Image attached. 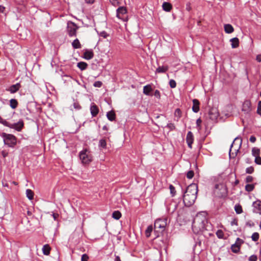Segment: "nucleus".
Here are the masks:
<instances>
[{
    "label": "nucleus",
    "mask_w": 261,
    "mask_h": 261,
    "mask_svg": "<svg viewBox=\"0 0 261 261\" xmlns=\"http://www.w3.org/2000/svg\"><path fill=\"white\" fill-rule=\"evenodd\" d=\"M198 192V186L195 184L190 185L183 195V201L186 206L193 205L196 198Z\"/></svg>",
    "instance_id": "obj_1"
},
{
    "label": "nucleus",
    "mask_w": 261,
    "mask_h": 261,
    "mask_svg": "<svg viewBox=\"0 0 261 261\" xmlns=\"http://www.w3.org/2000/svg\"><path fill=\"white\" fill-rule=\"evenodd\" d=\"M207 221L206 217L202 214H197L192 223V229L194 233L198 234L207 229Z\"/></svg>",
    "instance_id": "obj_2"
},
{
    "label": "nucleus",
    "mask_w": 261,
    "mask_h": 261,
    "mask_svg": "<svg viewBox=\"0 0 261 261\" xmlns=\"http://www.w3.org/2000/svg\"><path fill=\"white\" fill-rule=\"evenodd\" d=\"M242 143V140L239 137H236L232 143L229 150V156L232 155V158H234L237 153L239 152Z\"/></svg>",
    "instance_id": "obj_3"
},
{
    "label": "nucleus",
    "mask_w": 261,
    "mask_h": 261,
    "mask_svg": "<svg viewBox=\"0 0 261 261\" xmlns=\"http://www.w3.org/2000/svg\"><path fill=\"white\" fill-rule=\"evenodd\" d=\"M79 156L80 160L84 164H88L92 160V157L91 153L87 149L81 151L80 153Z\"/></svg>",
    "instance_id": "obj_4"
},
{
    "label": "nucleus",
    "mask_w": 261,
    "mask_h": 261,
    "mask_svg": "<svg viewBox=\"0 0 261 261\" xmlns=\"http://www.w3.org/2000/svg\"><path fill=\"white\" fill-rule=\"evenodd\" d=\"M1 123L6 126L14 129L18 132L20 131L23 127V122L22 120H19L16 123H10L4 119Z\"/></svg>",
    "instance_id": "obj_5"
},
{
    "label": "nucleus",
    "mask_w": 261,
    "mask_h": 261,
    "mask_svg": "<svg viewBox=\"0 0 261 261\" xmlns=\"http://www.w3.org/2000/svg\"><path fill=\"white\" fill-rule=\"evenodd\" d=\"M4 137L5 144L9 147H13L16 144V139L14 136L11 134H4Z\"/></svg>",
    "instance_id": "obj_6"
},
{
    "label": "nucleus",
    "mask_w": 261,
    "mask_h": 261,
    "mask_svg": "<svg viewBox=\"0 0 261 261\" xmlns=\"http://www.w3.org/2000/svg\"><path fill=\"white\" fill-rule=\"evenodd\" d=\"M167 218H159L156 219L154 224L155 229H159L161 231H163L167 225Z\"/></svg>",
    "instance_id": "obj_7"
},
{
    "label": "nucleus",
    "mask_w": 261,
    "mask_h": 261,
    "mask_svg": "<svg viewBox=\"0 0 261 261\" xmlns=\"http://www.w3.org/2000/svg\"><path fill=\"white\" fill-rule=\"evenodd\" d=\"M77 29L78 27L74 23L72 22H68L67 32L70 37L76 36Z\"/></svg>",
    "instance_id": "obj_8"
},
{
    "label": "nucleus",
    "mask_w": 261,
    "mask_h": 261,
    "mask_svg": "<svg viewBox=\"0 0 261 261\" xmlns=\"http://www.w3.org/2000/svg\"><path fill=\"white\" fill-rule=\"evenodd\" d=\"M243 241L241 239L238 238L236 243L231 245V250L234 253H238L240 249V245Z\"/></svg>",
    "instance_id": "obj_9"
},
{
    "label": "nucleus",
    "mask_w": 261,
    "mask_h": 261,
    "mask_svg": "<svg viewBox=\"0 0 261 261\" xmlns=\"http://www.w3.org/2000/svg\"><path fill=\"white\" fill-rule=\"evenodd\" d=\"M252 206L253 207V211L254 213L261 214V201L256 200L253 203Z\"/></svg>",
    "instance_id": "obj_10"
},
{
    "label": "nucleus",
    "mask_w": 261,
    "mask_h": 261,
    "mask_svg": "<svg viewBox=\"0 0 261 261\" xmlns=\"http://www.w3.org/2000/svg\"><path fill=\"white\" fill-rule=\"evenodd\" d=\"M186 141L188 147L190 148H192V144L194 141V136L193 135V133L191 131L188 132V133H187L186 137Z\"/></svg>",
    "instance_id": "obj_11"
},
{
    "label": "nucleus",
    "mask_w": 261,
    "mask_h": 261,
    "mask_svg": "<svg viewBox=\"0 0 261 261\" xmlns=\"http://www.w3.org/2000/svg\"><path fill=\"white\" fill-rule=\"evenodd\" d=\"M90 112L92 117H95L99 112V109L94 103H92L91 105Z\"/></svg>",
    "instance_id": "obj_12"
},
{
    "label": "nucleus",
    "mask_w": 261,
    "mask_h": 261,
    "mask_svg": "<svg viewBox=\"0 0 261 261\" xmlns=\"http://www.w3.org/2000/svg\"><path fill=\"white\" fill-rule=\"evenodd\" d=\"M94 57V53L92 50L86 49L84 53L83 58L86 60H90Z\"/></svg>",
    "instance_id": "obj_13"
},
{
    "label": "nucleus",
    "mask_w": 261,
    "mask_h": 261,
    "mask_svg": "<svg viewBox=\"0 0 261 261\" xmlns=\"http://www.w3.org/2000/svg\"><path fill=\"white\" fill-rule=\"evenodd\" d=\"M192 110L195 113H197L199 111V101L198 99H194L193 100Z\"/></svg>",
    "instance_id": "obj_14"
},
{
    "label": "nucleus",
    "mask_w": 261,
    "mask_h": 261,
    "mask_svg": "<svg viewBox=\"0 0 261 261\" xmlns=\"http://www.w3.org/2000/svg\"><path fill=\"white\" fill-rule=\"evenodd\" d=\"M20 87V84L19 83H17L11 86L9 90L11 93H14L18 91Z\"/></svg>",
    "instance_id": "obj_15"
},
{
    "label": "nucleus",
    "mask_w": 261,
    "mask_h": 261,
    "mask_svg": "<svg viewBox=\"0 0 261 261\" xmlns=\"http://www.w3.org/2000/svg\"><path fill=\"white\" fill-rule=\"evenodd\" d=\"M152 90L151 85L150 84L147 85L143 87V93L146 95H150V92Z\"/></svg>",
    "instance_id": "obj_16"
},
{
    "label": "nucleus",
    "mask_w": 261,
    "mask_h": 261,
    "mask_svg": "<svg viewBox=\"0 0 261 261\" xmlns=\"http://www.w3.org/2000/svg\"><path fill=\"white\" fill-rule=\"evenodd\" d=\"M232 48H236L239 45V40L237 37H234L230 40Z\"/></svg>",
    "instance_id": "obj_17"
},
{
    "label": "nucleus",
    "mask_w": 261,
    "mask_h": 261,
    "mask_svg": "<svg viewBox=\"0 0 261 261\" xmlns=\"http://www.w3.org/2000/svg\"><path fill=\"white\" fill-rule=\"evenodd\" d=\"M107 118L111 121H113L115 120L116 114L113 111H110L107 113Z\"/></svg>",
    "instance_id": "obj_18"
},
{
    "label": "nucleus",
    "mask_w": 261,
    "mask_h": 261,
    "mask_svg": "<svg viewBox=\"0 0 261 261\" xmlns=\"http://www.w3.org/2000/svg\"><path fill=\"white\" fill-rule=\"evenodd\" d=\"M224 28L225 32L227 34H230L234 31L233 28L230 24H224Z\"/></svg>",
    "instance_id": "obj_19"
},
{
    "label": "nucleus",
    "mask_w": 261,
    "mask_h": 261,
    "mask_svg": "<svg viewBox=\"0 0 261 261\" xmlns=\"http://www.w3.org/2000/svg\"><path fill=\"white\" fill-rule=\"evenodd\" d=\"M168 70V67L167 66H159L156 68V73H165Z\"/></svg>",
    "instance_id": "obj_20"
},
{
    "label": "nucleus",
    "mask_w": 261,
    "mask_h": 261,
    "mask_svg": "<svg viewBox=\"0 0 261 261\" xmlns=\"http://www.w3.org/2000/svg\"><path fill=\"white\" fill-rule=\"evenodd\" d=\"M162 7L164 10L168 12L170 11L172 8V5L171 4L167 2H164L162 5Z\"/></svg>",
    "instance_id": "obj_21"
},
{
    "label": "nucleus",
    "mask_w": 261,
    "mask_h": 261,
    "mask_svg": "<svg viewBox=\"0 0 261 261\" xmlns=\"http://www.w3.org/2000/svg\"><path fill=\"white\" fill-rule=\"evenodd\" d=\"M126 13V10L125 7H120L117 9V16H119L120 15H124Z\"/></svg>",
    "instance_id": "obj_22"
},
{
    "label": "nucleus",
    "mask_w": 261,
    "mask_h": 261,
    "mask_svg": "<svg viewBox=\"0 0 261 261\" xmlns=\"http://www.w3.org/2000/svg\"><path fill=\"white\" fill-rule=\"evenodd\" d=\"M77 66L81 70H84L87 69L88 64L84 62H80L77 63Z\"/></svg>",
    "instance_id": "obj_23"
},
{
    "label": "nucleus",
    "mask_w": 261,
    "mask_h": 261,
    "mask_svg": "<svg viewBox=\"0 0 261 261\" xmlns=\"http://www.w3.org/2000/svg\"><path fill=\"white\" fill-rule=\"evenodd\" d=\"M72 47L75 49L80 48L81 47V44L78 39H75L72 43Z\"/></svg>",
    "instance_id": "obj_24"
},
{
    "label": "nucleus",
    "mask_w": 261,
    "mask_h": 261,
    "mask_svg": "<svg viewBox=\"0 0 261 261\" xmlns=\"http://www.w3.org/2000/svg\"><path fill=\"white\" fill-rule=\"evenodd\" d=\"M209 115L210 116V118L212 120H215L217 119L218 117V114L216 112V110H212L209 112Z\"/></svg>",
    "instance_id": "obj_25"
},
{
    "label": "nucleus",
    "mask_w": 261,
    "mask_h": 261,
    "mask_svg": "<svg viewBox=\"0 0 261 261\" xmlns=\"http://www.w3.org/2000/svg\"><path fill=\"white\" fill-rule=\"evenodd\" d=\"M26 195L28 198L30 200H32L34 198V192L31 189H27L26 190Z\"/></svg>",
    "instance_id": "obj_26"
},
{
    "label": "nucleus",
    "mask_w": 261,
    "mask_h": 261,
    "mask_svg": "<svg viewBox=\"0 0 261 261\" xmlns=\"http://www.w3.org/2000/svg\"><path fill=\"white\" fill-rule=\"evenodd\" d=\"M50 248L48 245H45L43 246L42 251L44 255H48L50 253Z\"/></svg>",
    "instance_id": "obj_27"
},
{
    "label": "nucleus",
    "mask_w": 261,
    "mask_h": 261,
    "mask_svg": "<svg viewBox=\"0 0 261 261\" xmlns=\"http://www.w3.org/2000/svg\"><path fill=\"white\" fill-rule=\"evenodd\" d=\"M255 184H247L245 186V190L248 192L252 191L255 188Z\"/></svg>",
    "instance_id": "obj_28"
},
{
    "label": "nucleus",
    "mask_w": 261,
    "mask_h": 261,
    "mask_svg": "<svg viewBox=\"0 0 261 261\" xmlns=\"http://www.w3.org/2000/svg\"><path fill=\"white\" fill-rule=\"evenodd\" d=\"M121 217V213L118 211H114L112 214V217L116 220H119Z\"/></svg>",
    "instance_id": "obj_29"
},
{
    "label": "nucleus",
    "mask_w": 261,
    "mask_h": 261,
    "mask_svg": "<svg viewBox=\"0 0 261 261\" xmlns=\"http://www.w3.org/2000/svg\"><path fill=\"white\" fill-rule=\"evenodd\" d=\"M234 210L237 214H240L243 212L242 207L240 204L234 206Z\"/></svg>",
    "instance_id": "obj_30"
},
{
    "label": "nucleus",
    "mask_w": 261,
    "mask_h": 261,
    "mask_svg": "<svg viewBox=\"0 0 261 261\" xmlns=\"http://www.w3.org/2000/svg\"><path fill=\"white\" fill-rule=\"evenodd\" d=\"M174 116L175 117H177V119L176 120L177 121H178L179 119L181 116V111L179 109L177 108L175 110Z\"/></svg>",
    "instance_id": "obj_31"
},
{
    "label": "nucleus",
    "mask_w": 261,
    "mask_h": 261,
    "mask_svg": "<svg viewBox=\"0 0 261 261\" xmlns=\"http://www.w3.org/2000/svg\"><path fill=\"white\" fill-rule=\"evenodd\" d=\"M10 107L13 109H15L18 106V102L15 99H11L10 100Z\"/></svg>",
    "instance_id": "obj_32"
},
{
    "label": "nucleus",
    "mask_w": 261,
    "mask_h": 261,
    "mask_svg": "<svg viewBox=\"0 0 261 261\" xmlns=\"http://www.w3.org/2000/svg\"><path fill=\"white\" fill-rule=\"evenodd\" d=\"M152 225L148 226L145 230V235L147 238H149L150 236L151 232L152 231Z\"/></svg>",
    "instance_id": "obj_33"
},
{
    "label": "nucleus",
    "mask_w": 261,
    "mask_h": 261,
    "mask_svg": "<svg viewBox=\"0 0 261 261\" xmlns=\"http://www.w3.org/2000/svg\"><path fill=\"white\" fill-rule=\"evenodd\" d=\"M259 153H260L259 149L256 148V147H253L252 148V154L253 156H259Z\"/></svg>",
    "instance_id": "obj_34"
},
{
    "label": "nucleus",
    "mask_w": 261,
    "mask_h": 261,
    "mask_svg": "<svg viewBox=\"0 0 261 261\" xmlns=\"http://www.w3.org/2000/svg\"><path fill=\"white\" fill-rule=\"evenodd\" d=\"M72 106L74 109L76 110H79L81 109V106H80L79 102L77 100H75L74 99H73Z\"/></svg>",
    "instance_id": "obj_35"
},
{
    "label": "nucleus",
    "mask_w": 261,
    "mask_h": 261,
    "mask_svg": "<svg viewBox=\"0 0 261 261\" xmlns=\"http://www.w3.org/2000/svg\"><path fill=\"white\" fill-rule=\"evenodd\" d=\"M201 123L202 120L199 118L196 120V127L198 131H200L201 129Z\"/></svg>",
    "instance_id": "obj_36"
},
{
    "label": "nucleus",
    "mask_w": 261,
    "mask_h": 261,
    "mask_svg": "<svg viewBox=\"0 0 261 261\" xmlns=\"http://www.w3.org/2000/svg\"><path fill=\"white\" fill-rule=\"evenodd\" d=\"M107 146V143L105 139H101L99 141V146L105 148Z\"/></svg>",
    "instance_id": "obj_37"
},
{
    "label": "nucleus",
    "mask_w": 261,
    "mask_h": 261,
    "mask_svg": "<svg viewBox=\"0 0 261 261\" xmlns=\"http://www.w3.org/2000/svg\"><path fill=\"white\" fill-rule=\"evenodd\" d=\"M216 235L219 239H223L224 237L223 231L221 229H219L216 232Z\"/></svg>",
    "instance_id": "obj_38"
},
{
    "label": "nucleus",
    "mask_w": 261,
    "mask_h": 261,
    "mask_svg": "<svg viewBox=\"0 0 261 261\" xmlns=\"http://www.w3.org/2000/svg\"><path fill=\"white\" fill-rule=\"evenodd\" d=\"M259 235L258 232H254L251 236V239L252 241L256 242L258 241L259 239Z\"/></svg>",
    "instance_id": "obj_39"
},
{
    "label": "nucleus",
    "mask_w": 261,
    "mask_h": 261,
    "mask_svg": "<svg viewBox=\"0 0 261 261\" xmlns=\"http://www.w3.org/2000/svg\"><path fill=\"white\" fill-rule=\"evenodd\" d=\"M166 127L168 128L170 131H172L175 129V126L172 123H169L167 124Z\"/></svg>",
    "instance_id": "obj_40"
},
{
    "label": "nucleus",
    "mask_w": 261,
    "mask_h": 261,
    "mask_svg": "<svg viewBox=\"0 0 261 261\" xmlns=\"http://www.w3.org/2000/svg\"><path fill=\"white\" fill-rule=\"evenodd\" d=\"M169 189H170V193L172 195V196H174L176 193V191H175V189L173 185H170L169 186Z\"/></svg>",
    "instance_id": "obj_41"
},
{
    "label": "nucleus",
    "mask_w": 261,
    "mask_h": 261,
    "mask_svg": "<svg viewBox=\"0 0 261 261\" xmlns=\"http://www.w3.org/2000/svg\"><path fill=\"white\" fill-rule=\"evenodd\" d=\"M194 175V171L192 170H190L187 173V177L189 179H191L193 177Z\"/></svg>",
    "instance_id": "obj_42"
},
{
    "label": "nucleus",
    "mask_w": 261,
    "mask_h": 261,
    "mask_svg": "<svg viewBox=\"0 0 261 261\" xmlns=\"http://www.w3.org/2000/svg\"><path fill=\"white\" fill-rule=\"evenodd\" d=\"M254 171L252 166L249 167L246 169V173L248 174H252Z\"/></svg>",
    "instance_id": "obj_43"
},
{
    "label": "nucleus",
    "mask_w": 261,
    "mask_h": 261,
    "mask_svg": "<svg viewBox=\"0 0 261 261\" xmlns=\"http://www.w3.org/2000/svg\"><path fill=\"white\" fill-rule=\"evenodd\" d=\"M254 178L250 175H248L246 177L245 182L247 183H250L253 181Z\"/></svg>",
    "instance_id": "obj_44"
},
{
    "label": "nucleus",
    "mask_w": 261,
    "mask_h": 261,
    "mask_svg": "<svg viewBox=\"0 0 261 261\" xmlns=\"http://www.w3.org/2000/svg\"><path fill=\"white\" fill-rule=\"evenodd\" d=\"M169 85L171 88H174L176 86V83L174 80H170L169 81Z\"/></svg>",
    "instance_id": "obj_45"
},
{
    "label": "nucleus",
    "mask_w": 261,
    "mask_h": 261,
    "mask_svg": "<svg viewBox=\"0 0 261 261\" xmlns=\"http://www.w3.org/2000/svg\"><path fill=\"white\" fill-rule=\"evenodd\" d=\"M99 35L103 38H106L108 36H109V34L105 31H102L100 32Z\"/></svg>",
    "instance_id": "obj_46"
},
{
    "label": "nucleus",
    "mask_w": 261,
    "mask_h": 261,
    "mask_svg": "<svg viewBox=\"0 0 261 261\" xmlns=\"http://www.w3.org/2000/svg\"><path fill=\"white\" fill-rule=\"evenodd\" d=\"M257 113L261 116V101L258 102Z\"/></svg>",
    "instance_id": "obj_47"
},
{
    "label": "nucleus",
    "mask_w": 261,
    "mask_h": 261,
    "mask_svg": "<svg viewBox=\"0 0 261 261\" xmlns=\"http://www.w3.org/2000/svg\"><path fill=\"white\" fill-rule=\"evenodd\" d=\"M102 83L100 81H96L94 82V83L93 84V86L95 87H97V88H100L102 86Z\"/></svg>",
    "instance_id": "obj_48"
},
{
    "label": "nucleus",
    "mask_w": 261,
    "mask_h": 261,
    "mask_svg": "<svg viewBox=\"0 0 261 261\" xmlns=\"http://www.w3.org/2000/svg\"><path fill=\"white\" fill-rule=\"evenodd\" d=\"M242 110L244 111H247V112L250 111L249 107L248 106V102L245 103L244 104Z\"/></svg>",
    "instance_id": "obj_49"
},
{
    "label": "nucleus",
    "mask_w": 261,
    "mask_h": 261,
    "mask_svg": "<svg viewBox=\"0 0 261 261\" xmlns=\"http://www.w3.org/2000/svg\"><path fill=\"white\" fill-rule=\"evenodd\" d=\"M254 162L257 165H261V158L259 156H255Z\"/></svg>",
    "instance_id": "obj_50"
},
{
    "label": "nucleus",
    "mask_w": 261,
    "mask_h": 261,
    "mask_svg": "<svg viewBox=\"0 0 261 261\" xmlns=\"http://www.w3.org/2000/svg\"><path fill=\"white\" fill-rule=\"evenodd\" d=\"M257 257L256 255H252L249 258V261H256Z\"/></svg>",
    "instance_id": "obj_51"
},
{
    "label": "nucleus",
    "mask_w": 261,
    "mask_h": 261,
    "mask_svg": "<svg viewBox=\"0 0 261 261\" xmlns=\"http://www.w3.org/2000/svg\"><path fill=\"white\" fill-rule=\"evenodd\" d=\"M89 256L86 254H84L82 256L81 261H88Z\"/></svg>",
    "instance_id": "obj_52"
},
{
    "label": "nucleus",
    "mask_w": 261,
    "mask_h": 261,
    "mask_svg": "<svg viewBox=\"0 0 261 261\" xmlns=\"http://www.w3.org/2000/svg\"><path fill=\"white\" fill-rule=\"evenodd\" d=\"M154 96H155L156 98H158L159 99H160L161 97L160 92L158 90H156L154 91Z\"/></svg>",
    "instance_id": "obj_53"
},
{
    "label": "nucleus",
    "mask_w": 261,
    "mask_h": 261,
    "mask_svg": "<svg viewBox=\"0 0 261 261\" xmlns=\"http://www.w3.org/2000/svg\"><path fill=\"white\" fill-rule=\"evenodd\" d=\"M249 140L251 142L254 143L256 141V138L254 136H251Z\"/></svg>",
    "instance_id": "obj_54"
},
{
    "label": "nucleus",
    "mask_w": 261,
    "mask_h": 261,
    "mask_svg": "<svg viewBox=\"0 0 261 261\" xmlns=\"http://www.w3.org/2000/svg\"><path fill=\"white\" fill-rule=\"evenodd\" d=\"M231 225H238V222H237V221L236 219H233L231 222Z\"/></svg>",
    "instance_id": "obj_55"
},
{
    "label": "nucleus",
    "mask_w": 261,
    "mask_h": 261,
    "mask_svg": "<svg viewBox=\"0 0 261 261\" xmlns=\"http://www.w3.org/2000/svg\"><path fill=\"white\" fill-rule=\"evenodd\" d=\"M52 215L55 220H56L57 218L59 217V215L56 213H53Z\"/></svg>",
    "instance_id": "obj_56"
},
{
    "label": "nucleus",
    "mask_w": 261,
    "mask_h": 261,
    "mask_svg": "<svg viewBox=\"0 0 261 261\" xmlns=\"http://www.w3.org/2000/svg\"><path fill=\"white\" fill-rule=\"evenodd\" d=\"M114 261H121L120 257L118 255H115Z\"/></svg>",
    "instance_id": "obj_57"
},
{
    "label": "nucleus",
    "mask_w": 261,
    "mask_h": 261,
    "mask_svg": "<svg viewBox=\"0 0 261 261\" xmlns=\"http://www.w3.org/2000/svg\"><path fill=\"white\" fill-rule=\"evenodd\" d=\"M2 155L3 156L4 158H5V157H6L8 155V153L6 152L5 151H3L2 152Z\"/></svg>",
    "instance_id": "obj_58"
},
{
    "label": "nucleus",
    "mask_w": 261,
    "mask_h": 261,
    "mask_svg": "<svg viewBox=\"0 0 261 261\" xmlns=\"http://www.w3.org/2000/svg\"><path fill=\"white\" fill-rule=\"evenodd\" d=\"M256 60L258 62H261V55H257L256 56Z\"/></svg>",
    "instance_id": "obj_59"
},
{
    "label": "nucleus",
    "mask_w": 261,
    "mask_h": 261,
    "mask_svg": "<svg viewBox=\"0 0 261 261\" xmlns=\"http://www.w3.org/2000/svg\"><path fill=\"white\" fill-rule=\"evenodd\" d=\"M85 2L88 4H93L94 0H85Z\"/></svg>",
    "instance_id": "obj_60"
},
{
    "label": "nucleus",
    "mask_w": 261,
    "mask_h": 261,
    "mask_svg": "<svg viewBox=\"0 0 261 261\" xmlns=\"http://www.w3.org/2000/svg\"><path fill=\"white\" fill-rule=\"evenodd\" d=\"M5 9V8L2 6H0V13L3 12Z\"/></svg>",
    "instance_id": "obj_61"
},
{
    "label": "nucleus",
    "mask_w": 261,
    "mask_h": 261,
    "mask_svg": "<svg viewBox=\"0 0 261 261\" xmlns=\"http://www.w3.org/2000/svg\"><path fill=\"white\" fill-rule=\"evenodd\" d=\"M102 129L104 130H108V127L107 125H105L103 126L102 127Z\"/></svg>",
    "instance_id": "obj_62"
},
{
    "label": "nucleus",
    "mask_w": 261,
    "mask_h": 261,
    "mask_svg": "<svg viewBox=\"0 0 261 261\" xmlns=\"http://www.w3.org/2000/svg\"><path fill=\"white\" fill-rule=\"evenodd\" d=\"M118 0H111V2L113 4H114L115 3H117V1Z\"/></svg>",
    "instance_id": "obj_63"
},
{
    "label": "nucleus",
    "mask_w": 261,
    "mask_h": 261,
    "mask_svg": "<svg viewBox=\"0 0 261 261\" xmlns=\"http://www.w3.org/2000/svg\"><path fill=\"white\" fill-rule=\"evenodd\" d=\"M239 183V180L238 179L236 180L234 182V185H237Z\"/></svg>",
    "instance_id": "obj_64"
}]
</instances>
